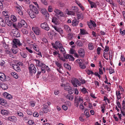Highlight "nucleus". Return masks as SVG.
<instances>
[{"instance_id":"bf43d9fd","label":"nucleus","mask_w":125,"mask_h":125,"mask_svg":"<svg viewBox=\"0 0 125 125\" xmlns=\"http://www.w3.org/2000/svg\"><path fill=\"white\" fill-rule=\"evenodd\" d=\"M42 41L43 42H44L45 43L48 42L47 40L45 38H43L42 39Z\"/></svg>"},{"instance_id":"4d7b16f0","label":"nucleus","mask_w":125,"mask_h":125,"mask_svg":"<svg viewBox=\"0 0 125 125\" xmlns=\"http://www.w3.org/2000/svg\"><path fill=\"white\" fill-rule=\"evenodd\" d=\"M33 116L35 117H38L39 115L38 113L36 112H34L33 114Z\"/></svg>"},{"instance_id":"473e14b6","label":"nucleus","mask_w":125,"mask_h":125,"mask_svg":"<svg viewBox=\"0 0 125 125\" xmlns=\"http://www.w3.org/2000/svg\"><path fill=\"white\" fill-rule=\"evenodd\" d=\"M75 11H68L67 14L71 15H75Z\"/></svg>"},{"instance_id":"aec40b11","label":"nucleus","mask_w":125,"mask_h":125,"mask_svg":"<svg viewBox=\"0 0 125 125\" xmlns=\"http://www.w3.org/2000/svg\"><path fill=\"white\" fill-rule=\"evenodd\" d=\"M11 20L13 22V24L15 23V22L17 21V19L16 16L14 15H12L10 17Z\"/></svg>"},{"instance_id":"423d86ee","label":"nucleus","mask_w":125,"mask_h":125,"mask_svg":"<svg viewBox=\"0 0 125 125\" xmlns=\"http://www.w3.org/2000/svg\"><path fill=\"white\" fill-rule=\"evenodd\" d=\"M87 24L90 28L91 29H93V28L96 26V25L94 22L92 20L90 21V22H88Z\"/></svg>"},{"instance_id":"0eeeda50","label":"nucleus","mask_w":125,"mask_h":125,"mask_svg":"<svg viewBox=\"0 0 125 125\" xmlns=\"http://www.w3.org/2000/svg\"><path fill=\"white\" fill-rule=\"evenodd\" d=\"M54 11L57 15L60 16L64 17V16L63 13L61 11L58 9H55Z\"/></svg>"},{"instance_id":"052dcab7","label":"nucleus","mask_w":125,"mask_h":125,"mask_svg":"<svg viewBox=\"0 0 125 125\" xmlns=\"http://www.w3.org/2000/svg\"><path fill=\"white\" fill-rule=\"evenodd\" d=\"M83 115V114H82L81 115V116L79 117L80 120L81 121H83L84 119L83 118L82 116Z\"/></svg>"},{"instance_id":"cd10ccee","label":"nucleus","mask_w":125,"mask_h":125,"mask_svg":"<svg viewBox=\"0 0 125 125\" xmlns=\"http://www.w3.org/2000/svg\"><path fill=\"white\" fill-rule=\"evenodd\" d=\"M1 87L4 90L7 89L8 88V85L5 83H3L2 84Z\"/></svg>"},{"instance_id":"20e7f679","label":"nucleus","mask_w":125,"mask_h":125,"mask_svg":"<svg viewBox=\"0 0 125 125\" xmlns=\"http://www.w3.org/2000/svg\"><path fill=\"white\" fill-rule=\"evenodd\" d=\"M30 73H35L36 71V69L34 65L32 64H30V66L29 68Z\"/></svg>"},{"instance_id":"f03ea898","label":"nucleus","mask_w":125,"mask_h":125,"mask_svg":"<svg viewBox=\"0 0 125 125\" xmlns=\"http://www.w3.org/2000/svg\"><path fill=\"white\" fill-rule=\"evenodd\" d=\"M13 47L15 48L17 47V45L20 46L22 44L19 40L17 39H14L13 41Z\"/></svg>"},{"instance_id":"a211bd4d","label":"nucleus","mask_w":125,"mask_h":125,"mask_svg":"<svg viewBox=\"0 0 125 125\" xmlns=\"http://www.w3.org/2000/svg\"><path fill=\"white\" fill-rule=\"evenodd\" d=\"M43 106V110L44 113H47L48 111H50V110L48 109V106L47 105L44 104Z\"/></svg>"},{"instance_id":"e2e57ef3","label":"nucleus","mask_w":125,"mask_h":125,"mask_svg":"<svg viewBox=\"0 0 125 125\" xmlns=\"http://www.w3.org/2000/svg\"><path fill=\"white\" fill-rule=\"evenodd\" d=\"M18 115L19 116H20L21 117H22L23 116V114L20 112H19L18 113H17Z\"/></svg>"},{"instance_id":"b1692460","label":"nucleus","mask_w":125,"mask_h":125,"mask_svg":"<svg viewBox=\"0 0 125 125\" xmlns=\"http://www.w3.org/2000/svg\"><path fill=\"white\" fill-rule=\"evenodd\" d=\"M59 50L63 54L64 53H65V51L64 48L62 47V45H61L59 47Z\"/></svg>"},{"instance_id":"5701e85b","label":"nucleus","mask_w":125,"mask_h":125,"mask_svg":"<svg viewBox=\"0 0 125 125\" xmlns=\"http://www.w3.org/2000/svg\"><path fill=\"white\" fill-rule=\"evenodd\" d=\"M79 47L82 46L83 45V43L82 41L80 40H78L75 43Z\"/></svg>"},{"instance_id":"f8f14e48","label":"nucleus","mask_w":125,"mask_h":125,"mask_svg":"<svg viewBox=\"0 0 125 125\" xmlns=\"http://www.w3.org/2000/svg\"><path fill=\"white\" fill-rule=\"evenodd\" d=\"M6 22L7 24L9 26H10L13 24V22L11 20H9V18L8 17H6L5 18Z\"/></svg>"},{"instance_id":"6ab92c4d","label":"nucleus","mask_w":125,"mask_h":125,"mask_svg":"<svg viewBox=\"0 0 125 125\" xmlns=\"http://www.w3.org/2000/svg\"><path fill=\"white\" fill-rule=\"evenodd\" d=\"M0 104L3 105H5L7 104L6 101L4 99L0 98Z\"/></svg>"},{"instance_id":"a18cd8bd","label":"nucleus","mask_w":125,"mask_h":125,"mask_svg":"<svg viewBox=\"0 0 125 125\" xmlns=\"http://www.w3.org/2000/svg\"><path fill=\"white\" fill-rule=\"evenodd\" d=\"M72 9L73 11H75V12L78 11V9L77 7L76 6L73 7L72 8Z\"/></svg>"},{"instance_id":"f3484780","label":"nucleus","mask_w":125,"mask_h":125,"mask_svg":"<svg viewBox=\"0 0 125 125\" xmlns=\"http://www.w3.org/2000/svg\"><path fill=\"white\" fill-rule=\"evenodd\" d=\"M0 112L2 115H7L10 113L9 111L5 109L1 110Z\"/></svg>"},{"instance_id":"13d9d810","label":"nucleus","mask_w":125,"mask_h":125,"mask_svg":"<svg viewBox=\"0 0 125 125\" xmlns=\"http://www.w3.org/2000/svg\"><path fill=\"white\" fill-rule=\"evenodd\" d=\"M28 124L30 125H32L34 123L33 121L31 120H29V121H28Z\"/></svg>"},{"instance_id":"ea45409f","label":"nucleus","mask_w":125,"mask_h":125,"mask_svg":"<svg viewBox=\"0 0 125 125\" xmlns=\"http://www.w3.org/2000/svg\"><path fill=\"white\" fill-rule=\"evenodd\" d=\"M84 113L86 116H87V117H89V114L88 112L87 109H86L84 111Z\"/></svg>"},{"instance_id":"1a4fd4ad","label":"nucleus","mask_w":125,"mask_h":125,"mask_svg":"<svg viewBox=\"0 0 125 125\" xmlns=\"http://www.w3.org/2000/svg\"><path fill=\"white\" fill-rule=\"evenodd\" d=\"M0 80L2 81H7L6 77L3 73L0 72Z\"/></svg>"},{"instance_id":"ddd939ff","label":"nucleus","mask_w":125,"mask_h":125,"mask_svg":"<svg viewBox=\"0 0 125 125\" xmlns=\"http://www.w3.org/2000/svg\"><path fill=\"white\" fill-rule=\"evenodd\" d=\"M12 67L17 72H20L21 71V69L20 67L16 64H13L12 65Z\"/></svg>"},{"instance_id":"5fc2aeb1","label":"nucleus","mask_w":125,"mask_h":125,"mask_svg":"<svg viewBox=\"0 0 125 125\" xmlns=\"http://www.w3.org/2000/svg\"><path fill=\"white\" fill-rule=\"evenodd\" d=\"M75 52V50H74L73 49L71 48L70 49V53L72 54H73Z\"/></svg>"},{"instance_id":"9d476101","label":"nucleus","mask_w":125,"mask_h":125,"mask_svg":"<svg viewBox=\"0 0 125 125\" xmlns=\"http://www.w3.org/2000/svg\"><path fill=\"white\" fill-rule=\"evenodd\" d=\"M13 26L15 28L18 30L19 28H20L21 27H23L21 23L19 22L18 24H16V23H13Z\"/></svg>"},{"instance_id":"69168bd1","label":"nucleus","mask_w":125,"mask_h":125,"mask_svg":"<svg viewBox=\"0 0 125 125\" xmlns=\"http://www.w3.org/2000/svg\"><path fill=\"white\" fill-rule=\"evenodd\" d=\"M43 15H44L46 17H49V14L47 11L44 13Z\"/></svg>"},{"instance_id":"de8ad7c7","label":"nucleus","mask_w":125,"mask_h":125,"mask_svg":"<svg viewBox=\"0 0 125 125\" xmlns=\"http://www.w3.org/2000/svg\"><path fill=\"white\" fill-rule=\"evenodd\" d=\"M68 59L72 61H73L74 60V58L72 56L70 55H68Z\"/></svg>"},{"instance_id":"a878e982","label":"nucleus","mask_w":125,"mask_h":125,"mask_svg":"<svg viewBox=\"0 0 125 125\" xmlns=\"http://www.w3.org/2000/svg\"><path fill=\"white\" fill-rule=\"evenodd\" d=\"M20 22L23 27L26 28L27 27V25L26 23L24 20H21L20 21Z\"/></svg>"},{"instance_id":"c85d7f7f","label":"nucleus","mask_w":125,"mask_h":125,"mask_svg":"<svg viewBox=\"0 0 125 125\" xmlns=\"http://www.w3.org/2000/svg\"><path fill=\"white\" fill-rule=\"evenodd\" d=\"M64 66L66 68L68 69L69 70H71V67L68 64L65 63L64 64Z\"/></svg>"},{"instance_id":"864d4df0","label":"nucleus","mask_w":125,"mask_h":125,"mask_svg":"<svg viewBox=\"0 0 125 125\" xmlns=\"http://www.w3.org/2000/svg\"><path fill=\"white\" fill-rule=\"evenodd\" d=\"M91 7L92 8H96L97 7V5L96 4L94 3H92V4H91Z\"/></svg>"},{"instance_id":"603ef678","label":"nucleus","mask_w":125,"mask_h":125,"mask_svg":"<svg viewBox=\"0 0 125 125\" xmlns=\"http://www.w3.org/2000/svg\"><path fill=\"white\" fill-rule=\"evenodd\" d=\"M62 108L65 111L66 110L68 109V107H67V106L65 105H63L62 106Z\"/></svg>"},{"instance_id":"2eb2a0df","label":"nucleus","mask_w":125,"mask_h":125,"mask_svg":"<svg viewBox=\"0 0 125 125\" xmlns=\"http://www.w3.org/2000/svg\"><path fill=\"white\" fill-rule=\"evenodd\" d=\"M52 22H53L54 24H55L56 25H58L59 24L58 19L57 18L55 17H52Z\"/></svg>"},{"instance_id":"3c124183","label":"nucleus","mask_w":125,"mask_h":125,"mask_svg":"<svg viewBox=\"0 0 125 125\" xmlns=\"http://www.w3.org/2000/svg\"><path fill=\"white\" fill-rule=\"evenodd\" d=\"M55 44L56 45V46H57L58 48L61 45H62L61 43L58 41H57L55 42Z\"/></svg>"},{"instance_id":"774afa93","label":"nucleus","mask_w":125,"mask_h":125,"mask_svg":"<svg viewBox=\"0 0 125 125\" xmlns=\"http://www.w3.org/2000/svg\"><path fill=\"white\" fill-rule=\"evenodd\" d=\"M47 10H46L44 8H42V9L41 10V12L43 14Z\"/></svg>"},{"instance_id":"79ce46f5","label":"nucleus","mask_w":125,"mask_h":125,"mask_svg":"<svg viewBox=\"0 0 125 125\" xmlns=\"http://www.w3.org/2000/svg\"><path fill=\"white\" fill-rule=\"evenodd\" d=\"M78 82V81L77 79L74 78L72 81V83L73 84H77Z\"/></svg>"},{"instance_id":"2f4dec72","label":"nucleus","mask_w":125,"mask_h":125,"mask_svg":"<svg viewBox=\"0 0 125 125\" xmlns=\"http://www.w3.org/2000/svg\"><path fill=\"white\" fill-rule=\"evenodd\" d=\"M80 33L83 35L88 34L86 31L83 29H80Z\"/></svg>"},{"instance_id":"dca6fc26","label":"nucleus","mask_w":125,"mask_h":125,"mask_svg":"<svg viewBox=\"0 0 125 125\" xmlns=\"http://www.w3.org/2000/svg\"><path fill=\"white\" fill-rule=\"evenodd\" d=\"M13 36L14 37H18L20 36V34L17 30L13 31L12 32Z\"/></svg>"},{"instance_id":"39448f33","label":"nucleus","mask_w":125,"mask_h":125,"mask_svg":"<svg viewBox=\"0 0 125 125\" xmlns=\"http://www.w3.org/2000/svg\"><path fill=\"white\" fill-rule=\"evenodd\" d=\"M15 9L16 11L20 15H23V12L21 10L22 7L19 5H18L15 7Z\"/></svg>"},{"instance_id":"a19ab883","label":"nucleus","mask_w":125,"mask_h":125,"mask_svg":"<svg viewBox=\"0 0 125 125\" xmlns=\"http://www.w3.org/2000/svg\"><path fill=\"white\" fill-rule=\"evenodd\" d=\"M68 36L69 40H71L73 37V34L72 33H69L68 35Z\"/></svg>"},{"instance_id":"6e6552de","label":"nucleus","mask_w":125,"mask_h":125,"mask_svg":"<svg viewBox=\"0 0 125 125\" xmlns=\"http://www.w3.org/2000/svg\"><path fill=\"white\" fill-rule=\"evenodd\" d=\"M32 29L35 33L37 35H39L41 33L40 29L38 27H32Z\"/></svg>"},{"instance_id":"8fccbe9b","label":"nucleus","mask_w":125,"mask_h":125,"mask_svg":"<svg viewBox=\"0 0 125 125\" xmlns=\"http://www.w3.org/2000/svg\"><path fill=\"white\" fill-rule=\"evenodd\" d=\"M116 103L117 104V105L118 106L119 108L120 109L122 108L121 106V104L120 102L118 101L117 100L116 101Z\"/></svg>"},{"instance_id":"72a5a7b5","label":"nucleus","mask_w":125,"mask_h":125,"mask_svg":"<svg viewBox=\"0 0 125 125\" xmlns=\"http://www.w3.org/2000/svg\"><path fill=\"white\" fill-rule=\"evenodd\" d=\"M77 17L78 20L79 19H83V15L81 13H80L77 15Z\"/></svg>"},{"instance_id":"c03bdc74","label":"nucleus","mask_w":125,"mask_h":125,"mask_svg":"<svg viewBox=\"0 0 125 125\" xmlns=\"http://www.w3.org/2000/svg\"><path fill=\"white\" fill-rule=\"evenodd\" d=\"M55 63L57 66L60 69L61 68H62V66L61 65V64H60L58 62L56 61L55 62Z\"/></svg>"},{"instance_id":"4468645a","label":"nucleus","mask_w":125,"mask_h":125,"mask_svg":"<svg viewBox=\"0 0 125 125\" xmlns=\"http://www.w3.org/2000/svg\"><path fill=\"white\" fill-rule=\"evenodd\" d=\"M3 95L6 98L9 99H11L12 98V96L7 93H4L3 94Z\"/></svg>"},{"instance_id":"0e129e2a","label":"nucleus","mask_w":125,"mask_h":125,"mask_svg":"<svg viewBox=\"0 0 125 125\" xmlns=\"http://www.w3.org/2000/svg\"><path fill=\"white\" fill-rule=\"evenodd\" d=\"M82 92L84 93H85L86 92H88L87 91L85 87H84L82 89Z\"/></svg>"},{"instance_id":"9b49d317","label":"nucleus","mask_w":125,"mask_h":125,"mask_svg":"<svg viewBox=\"0 0 125 125\" xmlns=\"http://www.w3.org/2000/svg\"><path fill=\"white\" fill-rule=\"evenodd\" d=\"M78 53L79 55L82 57H83L84 55V50L81 48L78 51Z\"/></svg>"},{"instance_id":"393cba45","label":"nucleus","mask_w":125,"mask_h":125,"mask_svg":"<svg viewBox=\"0 0 125 125\" xmlns=\"http://www.w3.org/2000/svg\"><path fill=\"white\" fill-rule=\"evenodd\" d=\"M41 67V72L43 73H45V72L46 65L45 64H44Z\"/></svg>"},{"instance_id":"680f3d73","label":"nucleus","mask_w":125,"mask_h":125,"mask_svg":"<svg viewBox=\"0 0 125 125\" xmlns=\"http://www.w3.org/2000/svg\"><path fill=\"white\" fill-rule=\"evenodd\" d=\"M120 33L123 35H124L125 34V30H124L123 31H122L121 29H120Z\"/></svg>"},{"instance_id":"f257e3e1","label":"nucleus","mask_w":125,"mask_h":125,"mask_svg":"<svg viewBox=\"0 0 125 125\" xmlns=\"http://www.w3.org/2000/svg\"><path fill=\"white\" fill-rule=\"evenodd\" d=\"M30 9L27 10V12L28 13L30 17L33 18L36 17L35 14L39 13V11L36 6L32 4L29 5Z\"/></svg>"},{"instance_id":"4c0bfd02","label":"nucleus","mask_w":125,"mask_h":125,"mask_svg":"<svg viewBox=\"0 0 125 125\" xmlns=\"http://www.w3.org/2000/svg\"><path fill=\"white\" fill-rule=\"evenodd\" d=\"M15 117L14 116H11L8 117V120L10 121H12L15 119Z\"/></svg>"},{"instance_id":"f704fd0d","label":"nucleus","mask_w":125,"mask_h":125,"mask_svg":"<svg viewBox=\"0 0 125 125\" xmlns=\"http://www.w3.org/2000/svg\"><path fill=\"white\" fill-rule=\"evenodd\" d=\"M116 94L117 96V98L118 100H119L120 99L121 97V94L120 92V91H119L117 92V91L116 92Z\"/></svg>"},{"instance_id":"49530a36","label":"nucleus","mask_w":125,"mask_h":125,"mask_svg":"<svg viewBox=\"0 0 125 125\" xmlns=\"http://www.w3.org/2000/svg\"><path fill=\"white\" fill-rule=\"evenodd\" d=\"M109 73L110 74L115 73L114 70L112 69V68L110 67L109 69Z\"/></svg>"},{"instance_id":"37998d69","label":"nucleus","mask_w":125,"mask_h":125,"mask_svg":"<svg viewBox=\"0 0 125 125\" xmlns=\"http://www.w3.org/2000/svg\"><path fill=\"white\" fill-rule=\"evenodd\" d=\"M79 65L80 68L83 69H84L86 67V66L85 65L81 63H79Z\"/></svg>"},{"instance_id":"4be33fe9","label":"nucleus","mask_w":125,"mask_h":125,"mask_svg":"<svg viewBox=\"0 0 125 125\" xmlns=\"http://www.w3.org/2000/svg\"><path fill=\"white\" fill-rule=\"evenodd\" d=\"M35 61L36 62V64L37 66L39 67L41 66L44 64L42 63L38 60L35 59Z\"/></svg>"},{"instance_id":"7ed1b4c3","label":"nucleus","mask_w":125,"mask_h":125,"mask_svg":"<svg viewBox=\"0 0 125 125\" xmlns=\"http://www.w3.org/2000/svg\"><path fill=\"white\" fill-rule=\"evenodd\" d=\"M41 27L42 29L48 31L50 29V28L47 23L46 22H44L41 24Z\"/></svg>"},{"instance_id":"e433bc0d","label":"nucleus","mask_w":125,"mask_h":125,"mask_svg":"<svg viewBox=\"0 0 125 125\" xmlns=\"http://www.w3.org/2000/svg\"><path fill=\"white\" fill-rule=\"evenodd\" d=\"M76 3H77L78 6L80 7V8L82 9L83 10H84V8L83 6L82 5V4L80 3L79 2L76 1Z\"/></svg>"},{"instance_id":"09e8293b","label":"nucleus","mask_w":125,"mask_h":125,"mask_svg":"<svg viewBox=\"0 0 125 125\" xmlns=\"http://www.w3.org/2000/svg\"><path fill=\"white\" fill-rule=\"evenodd\" d=\"M108 54V53L107 52V51H105L103 53V56L104 57L106 60H108V58H106V55H107Z\"/></svg>"},{"instance_id":"7c9ffc66","label":"nucleus","mask_w":125,"mask_h":125,"mask_svg":"<svg viewBox=\"0 0 125 125\" xmlns=\"http://www.w3.org/2000/svg\"><path fill=\"white\" fill-rule=\"evenodd\" d=\"M64 28L65 30L67 32H69L71 31V29L67 25L64 26Z\"/></svg>"},{"instance_id":"c9c22d12","label":"nucleus","mask_w":125,"mask_h":125,"mask_svg":"<svg viewBox=\"0 0 125 125\" xmlns=\"http://www.w3.org/2000/svg\"><path fill=\"white\" fill-rule=\"evenodd\" d=\"M20 53L21 56L24 58H26L27 56V54L24 52H20Z\"/></svg>"},{"instance_id":"6e6d98bb","label":"nucleus","mask_w":125,"mask_h":125,"mask_svg":"<svg viewBox=\"0 0 125 125\" xmlns=\"http://www.w3.org/2000/svg\"><path fill=\"white\" fill-rule=\"evenodd\" d=\"M122 108L124 110H125V101L123 100L122 102Z\"/></svg>"},{"instance_id":"412c9836","label":"nucleus","mask_w":125,"mask_h":125,"mask_svg":"<svg viewBox=\"0 0 125 125\" xmlns=\"http://www.w3.org/2000/svg\"><path fill=\"white\" fill-rule=\"evenodd\" d=\"M79 21L78 20H73L72 22V25L73 26H75L78 25Z\"/></svg>"},{"instance_id":"58836bf2","label":"nucleus","mask_w":125,"mask_h":125,"mask_svg":"<svg viewBox=\"0 0 125 125\" xmlns=\"http://www.w3.org/2000/svg\"><path fill=\"white\" fill-rule=\"evenodd\" d=\"M88 48L90 50H92L94 48V47L92 43H90L88 44Z\"/></svg>"},{"instance_id":"c756f323","label":"nucleus","mask_w":125,"mask_h":125,"mask_svg":"<svg viewBox=\"0 0 125 125\" xmlns=\"http://www.w3.org/2000/svg\"><path fill=\"white\" fill-rule=\"evenodd\" d=\"M11 74L12 76L14 77L15 79H17L18 78V74L14 72H12L11 73Z\"/></svg>"},{"instance_id":"338daca9","label":"nucleus","mask_w":125,"mask_h":125,"mask_svg":"<svg viewBox=\"0 0 125 125\" xmlns=\"http://www.w3.org/2000/svg\"><path fill=\"white\" fill-rule=\"evenodd\" d=\"M48 10L49 12H51L52 11V9L51 6H49Z\"/></svg>"},{"instance_id":"bb28decb","label":"nucleus","mask_w":125,"mask_h":125,"mask_svg":"<svg viewBox=\"0 0 125 125\" xmlns=\"http://www.w3.org/2000/svg\"><path fill=\"white\" fill-rule=\"evenodd\" d=\"M53 28L55 30L59 32L60 34H61L63 33L62 30L61 29L58 28L55 26H54Z\"/></svg>"}]
</instances>
